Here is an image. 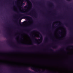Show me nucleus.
Returning <instances> with one entry per match:
<instances>
[{"label":"nucleus","instance_id":"1","mask_svg":"<svg viewBox=\"0 0 73 73\" xmlns=\"http://www.w3.org/2000/svg\"><path fill=\"white\" fill-rule=\"evenodd\" d=\"M21 43L23 44L27 45L32 44V41L31 39L28 36H23V39L21 40Z\"/></svg>","mask_w":73,"mask_h":73},{"label":"nucleus","instance_id":"2","mask_svg":"<svg viewBox=\"0 0 73 73\" xmlns=\"http://www.w3.org/2000/svg\"><path fill=\"white\" fill-rule=\"evenodd\" d=\"M0 63L11 65V66H16V63H14L13 62L7 60H0Z\"/></svg>","mask_w":73,"mask_h":73},{"label":"nucleus","instance_id":"3","mask_svg":"<svg viewBox=\"0 0 73 73\" xmlns=\"http://www.w3.org/2000/svg\"><path fill=\"white\" fill-rule=\"evenodd\" d=\"M33 35L34 36V37H40V39L38 40H37L38 43L40 44L42 42V36L40 34V33L38 32H34L33 33Z\"/></svg>","mask_w":73,"mask_h":73},{"label":"nucleus","instance_id":"4","mask_svg":"<svg viewBox=\"0 0 73 73\" xmlns=\"http://www.w3.org/2000/svg\"><path fill=\"white\" fill-rule=\"evenodd\" d=\"M60 29L62 31V37H64L66 35V30L65 29L62 27H61Z\"/></svg>","mask_w":73,"mask_h":73},{"label":"nucleus","instance_id":"5","mask_svg":"<svg viewBox=\"0 0 73 73\" xmlns=\"http://www.w3.org/2000/svg\"><path fill=\"white\" fill-rule=\"evenodd\" d=\"M27 1V3L28 4V8H27V10H29V9H31V8H32V3H31V2L30 1H29V0H26Z\"/></svg>","mask_w":73,"mask_h":73},{"label":"nucleus","instance_id":"6","mask_svg":"<svg viewBox=\"0 0 73 73\" xmlns=\"http://www.w3.org/2000/svg\"><path fill=\"white\" fill-rule=\"evenodd\" d=\"M32 21L29 20L28 22L25 21V25L26 26H29V25H30L31 24H32Z\"/></svg>","mask_w":73,"mask_h":73},{"label":"nucleus","instance_id":"7","mask_svg":"<svg viewBox=\"0 0 73 73\" xmlns=\"http://www.w3.org/2000/svg\"><path fill=\"white\" fill-rule=\"evenodd\" d=\"M34 68L35 69L38 70H40V69H42V68L41 66H35Z\"/></svg>","mask_w":73,"mask_h":73},{"label":"nucleus","instance_id":"8","mask_svg":"<svg viewBox=\"0 0 73 73\" xmlns=\"http://www.w3.org/2000/svg\"><path fill=\"white\" fill-rule=\"evenodd\" d=\"M31 65H32V63L31 62H29V64H26V65L27 66V67H29Z\"/></svg>","mask_w":73,"mask_h":73},{"label":"nucleus","instance_id":"9","mask_svg":"<svg viewBox=\"0 0 73 73\" xmlns=\"http://www.w3.org/2000/svg\"><path fill=\"white\" fill-rule=\"evenodd\" d=\"M20 11L22 13H25V12H27V10L25 9L21 10V9L20 10Z\"/></svg>","mask_w":73,"mask_h":73},{"label":"nucleus","instance_id":"10","mask_svg":"<svg viewBox=\"0 0 73 73\" xmlns=\"http://www.w3.org/2000/svg\"><path fill=\"white\" fill-rule=\"evenodd\" d=\"M26 19H27V20H29V17H26Z\"/></svg>","mask_w":73,"mask_h":73},{"label":"nucleus","instance_id":"11","mask_svg":"<svg viewBox=\"0 0 73 73\" xmlns=\"http://www.w3.org/2000/svg\"><path fill=\"white\" fill-rule=\"evenodd\" d=\"M55 37H56V38H58V36L57 35H55Z\"/></svg>","mask_w":73,"mask_h":73},{"label":"nucleus","instance_id":"12","mask_svg":"<svg viewBox=\"0 0 73 73\" xmlns=\"http://www.w3.org/2000/svg\"><path fill=\"white\" fill-rule=\"evenodd\" d=\"M0 55H3V54L1 53H0Z\"/></svg>","mask_w":73,"mask_h":73},{"label":"nucleus","instance_id":"13","mask_svg":"<svg viewBox=\"0 0 73 73\" xmlns=\"http://www.w3.org/2000/svg\"><path fill=\"white\" fill-rule=\"evenodd\" d=\"M21 1V0H19V1Z\"/></svg>","mask_w":73,"mask_h":73}]
</instances>
